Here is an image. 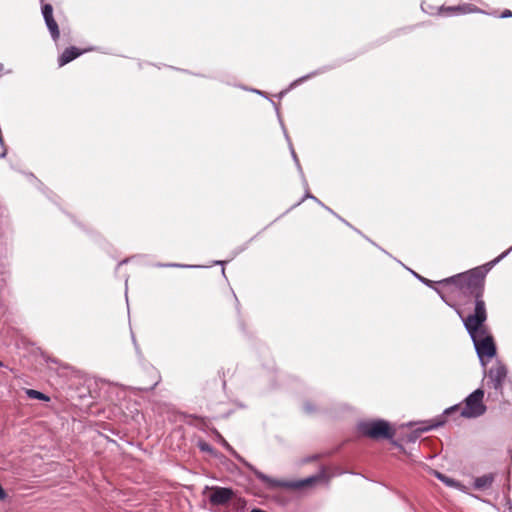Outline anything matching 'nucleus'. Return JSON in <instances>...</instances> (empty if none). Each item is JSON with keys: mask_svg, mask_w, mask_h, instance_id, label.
<instances>
[{"mask_svg": "<svg viewBox=\"0 0 512 512\" xmlns=\"http://www.w3.org/2000/svg\"><path fill=\"white\" fill-rule=\"evenodd\" d=\"M303 411L307 415H312L316 413L317 408L315 405H312L309 401H306L303 405Z\"/></svg>", "mask_w": 512, "mask_h": 512, "instance_id": "20", "label": "nucleus"}, {"mask_svg": "<svg viewBox=\"0 0 512 512\" xmlns=\"http://www.w3.org/2000/svg\"><path fill=\"white\" fill-rule=\"evenodd\" d=\"M128 261H129V259H128V258H127V259H124V260H122V261H120V262L118 263V265H117V270L119 269V267H120L121 265L128 263Z\"/></svg>", "mask_w": 512, "mask_h": 512, "instance_id": "26", "label": "nucleus"}, {"mask_svg": "<svg viewBox=\"0 0 512 512\" xmlns=\"http://www.w3.org/2000/svg\"><path fill=\"white\" fill-rule=\"evenodd\" d=\"M132 339H133V342H134L135 347L137 348V345H136V339H135L134 337H132Z\"/></svg>", "mask_w": 512, "mask_h": 512, "instance_id": "34", "label": "nucleus"}, {"mask_svg": "<svg viewBox=\"0 0 512 512\" xmlns=\"http://www.w3.org/2000/svg\"><path fill=\"white\" fill-rule=\"evenodd\" d=\"M257 478L271 488L286 487L301 490L311 487L312 485L320 481V469L315 474L309 477L295 481H280L277 479H273L262 472H257Z\"/></svg>", "mask_w": 512, "mask_h": 512, "instance_id": "2", "label": "nucleus"}, {"mask_svg": "<svg viewBox=\"0 0 512 512\" xmlns=\"http://www.w3.org/2000/svg\"><path fill=\"white\" fill-rule=\"evenodd\" d=\"M3 69H4V66L2 63H0V73L3 71Z\"/></svg>", "mask_w": 512, "mask_h": 512, "instance_id": "33", "label": "nucleus"}, {"mask_svg": "<svg viewBox=\"0 0 512 512\" xmlns=\"http://www.w3.org/2000/svg\"><path fill=\"white\" fill-rule=\"evenodd\" d=\"M201 450H203V451H210L211 448H210V446L208 444L205 443V444L201 445Z\"/></svg>", "mask_w": 512, "mask_h": 512, "instance_id": "25", "label": "nucleus"}, {"mask_svg": "<svg viewBox=\"0 0 512 512\" xmlns=\"http://www.w3.org/2000/svg\"><path fill=\"white\" fill-rule=\"evenodd\" d=\"M247 502L244 498L236 497V495L233 497V500H231L228 503V512H244L246 509Z\"/></svg>", "mask_w": 512, "mask_h": 512, "instance_id": "11", "label": "nucleus"}, {"mask_svg": "<svg viewBox=\"0 0 512 512\" xmlns=\"http://www.w3.org/2000/svg\"><path fill=\"white\" fill-rule=\"evenodd\" d=\"M319 457H320V454L316 453V454H314L312 456L304 458L301 462H302V464H305V463H308L310 461L317 460V459H319Z\"/></svg>", "mask_w": 512, "mask_h": 512, "instance_id": "21", "label": "nucleus"}, {"mask_svg": "<svg viewBox=\"0 0 512 512\" xmlns=\"http://www.w3.org/2000/svg\"><path fill=\"white\" fill-rule=\"evenodd\" d=\"M7 497V493L3 489L2 485L0 484V501L4 500Z\"/></svg>", "mask_w": 512, "mask_h": 512, "instance_id": "23", "label": "nucleus"}, {"mask_svg": "<svg viewBox=\"0 0 512 512\" xmlns=\"http://www.w3.org/2000/svg\"><path fill=\"white\" fill-rule=\"evenodd\" d=\"M222 274L225 276V269L222 268Z\"/></svg>", "mask_w": 512, "mask_h": 512, "instance_id": "36", "label": "nucleus"}, {"mask_svg": "<svg viewBox=\"0 0 512 512\" xmlns=\"http://www.w3.org/2000/svg\"><path fill=\"white\" fill-rule=\"evenodd\" d=\"M219 441L221 445L242 465H244L247 469H249L256 477L257 472H260L256 467H254L251 463L246 461L240 454H238L233 447L220 435L218 434Z\"/></svg>", "mask_w": 512, "mask_h": 512, "instance_id": "8", "label": "nucleus"}, {"mask_svg": "<svg viewBox=\"0 0 512 512\" xmlns=\"http://www.w3.org/2000/svg\"><path fill=\"white\" fill-rule=\"evenodd\" d=\"M45 23H46V26H47V28H48V30L50 32V35H51L52 39L54 41H57L58 38H59V35H60L57 22L53 18V19H47L45 21Z\"/></svg>", "mask_w": 512, "mask_h": 512, "instance_id": "13", "label": "nucleus"}, {"mask_svg": "<svg viewBox=\"0 0 512 512\" xmlns=\"http://www.w3.org/2000/svg\"><path fill=\"white\" fill-rule=\"evenodd\" d=\"M321 477H322V480H323L324 479V472L323 471H322Z\"/></svg>", "mask_w": 512, "mask_h": 512, "instance_id": "37", "label": "nucleus"}, {"mask_svg": "<svg viewBox=\"0 0 512 512\" xmlns=\"http://www.w3.org/2000/svg\"><path fill=\"white\" fill-rule=\"evenodd\" d=\"M484 390L476 389L465 399V405L462 408L461 415L465 418H477L486 412V406L483 403Z\"/></svg>", "mask_w": 512, "mask_h": 512, "instance_id": "4", "label": "nucleus"}, {"mask_svg": "<svg viewBox=\"0 0 512 512\" xmlns=\"http://www.w3.org/2000/svg\"><path fill=\"white\" fill-rule=\"evenodd\" d=\"M494 480L493 474H486L475 479V487L477 489L489 488Z\"/></svg>", "mask_w": 512, "mask_h": 512, "instance_id": "12", "label": "nucleus"}, {"mask_svg": "<svg viewBox=\"0 0 512 512\" xmlns=\"http://www.w3.org/2000/svg\"><path fill=\"white\" fill-rule=\"evenodd\" d=\"M308 77H301L295 81H293L288 88L281 90L276 96L282 97L286 96L294 87L301 84L303 81H305Z\"/></svg>", "mask_w": 512, "mask_h": 512, "instance_id": "16", "label": "nucleus"}, {"mask_svg": "<svg viewBox=\"0 0 512 512\" xmlns=\"http://www.w3.org/2000/svg\"><path fill=\"white\" fill-rule=\"evenodd\" d=\"M510 16H512V12L510 10H505L501 15V17H503V18L510 17Z\"/></svg>", "mask_w": 512, "mask_h": 512, "instance_id": "24", "label": "nucleus"}, {"mask_svg": "<svg viewBox=\"0 0 512 512\" xmlns=\"http://www.w3.org/2000/svg\"><path fill=\"white\" fill-rule=\"evenodd\" d=\"M510 249H512V247Z\"/></svg>", "mask_w": 512, "mask_h": 512, "instance_id": "38", "label": "nucleus"}, {"mask_svg": "<svg viewBox=\"0 0 512 512\" xmlns=\"http://www.w3.org/2000/svg\"><path fill=\"white\" fill-rule=\"evenodd\" d=\"M26 395L30 398V399H36V400H41V401H45V402H48L50 401V397L47 396L46 394L38 391V390H34V389H27L26 390Z\"/></svg>", "mask_w": 512, "mask_h": 512, "instance_id": "15", "label": "nucleus"}, {"mask_svg": "<svg viewBox=\"0 0 512 512\" xmlns=\"http://www.w3.org/2000/svg\"><path fill=\"white\" fill-rule=\"evenodd\" d=\"M305 199H313L315 202H317V203L319 202V200H318V198H317V197H315V196H314V195H312L308 190H306L305 195L300 199V201H298L297 203H295L294 205H292V206L290 207V209H288V210L286 211V213H287V212H289L290 210L294 209L295 207L299 206V205H300V204H301Z\"/></svg>", "mask_w": 512, "mask_h": 512, "instance_id": "17", "label": "nucleus"}, {"mask_svg": "<svg viewBox=\"0 0 512 512\" xmlns=\"http://www.w3.org/2000/svg\"><path fill=\"white\" fill-rule=\"evenodd\" d=\"M157 267H175V268H197L196 265H185L179 263H157Z\"/></svg>", "mask_w": 512, "mask_h": 512, "instance_id": "19", "label": "nucleus"}, {"mask_svg": "<svg viewBox=\"0 0 512 512\" xmlns=\"http://www.w3.org/2000/svg\"><path fill=\"white\" fill-rule=\"evenodd\" d=\"M253 92H254V93H257V94H259V95H261V96H264V95H263V93H262L261 91H259V90H253Z\"/></svg>", "mask_w": 512, "mask_h": 512, "instance_id": "32", "label": "nucleus"}, {"mask_svg": "<svg viewBox=\"0 0 512 512\" xmlns=\"http://www.w3.org/2000/svg\"><path fill=\"white\" fill-rule=\"evenodd\" d=\"M360 432L373 439L391 438L394 431L391 429L388 422L384 420L365 421L359 424Z\"/></svg>", "mask_w": 512, "mask_h": 512, "instance_id": "3", "label": "nucleus"}, {"mask_svg": "<svg viewBox=\"0 0 512 512\" xmlns=\"http://www.w3.org/2000/svg\"><path fill=\"white\" fill-rule=\"evenodd\" d=\"M42 14L43 18L46 21L47 19H53V8L50 4L42 5Z\"/></svg>", "mask_w": 512, "mask_h": 512, "instance_id": "18", "label": "nucleus"}, {"mask_svg": "<svg viewBox=\"0 0 512 512\" xmlns=\"http://www.w3.org/2000/svg\"><path fill=\"white\" fill-rule=\"evenodd\" d=\"M246 247H247L246 245H245V246H243V247H242L241 249H239L236 253H234V256H235V255H237L238 253H240V252L244 251V250L246 249Z\"/></svg>", "mask_w": 512, "mask_h": 512, "instance_id": "28", "label": "nucleus"}, {"mask_svg": "<svg viewBox=\"0 0 512 512\" xmlns=\"http://www.w3.org/2000/svg\"><path fill=\"white\" fill-rule=\"evenodd\" d=\"M6 156V149L2 153H0V158H4Z\"/></svg>", "mask_w": 512, "mask_h": 512, "instance_id": "30", "label": "nucleus"}, {"mask_svg": "<svg viewBox=\"0 0 512 512\" xmlns=\"http://www.w3.org/2000/svg\"><path fill=\"white\" fill-rule=\"evenodd\" d=\"M472 340L481 364L485 367L487 365L485 359H491L496 354L493 337L488 332H484L479 337L472 338Z\"/></svg>", "mask_w": 512, "mask_h": 512, "instance_id": "5", "label": "nucleus"}, {"mask_svg": "<svg viewBox=\"0 0 512 512\" xmlns=\"http://www.w3.org/2000/svg\"><path fill=\"white\" fill-rule=\"evenodd\" d=\"M509 250L503 252L501 255H499L496 259H494L493 261H491L489 263V265L493 266L494 264L498 263L500 260H502L504 257L507 256Z\"/></svg>", "mask_w": 512, "mask_h": 512, "instance_id": "22", "label": "nucleus"}, {"mask_svg": "<svg viewBox=\"0 0 512 512\" xmlns=\"http://www.w3.org/2000/svg\"><path fill=\"white\" fill-rule=\"evenodd\" d=\"M506 376V367L502 363L497 362L493 367L490 368V370L487 373V385L499 392H502L503 383Z\"/></svg>", "mask_w": 512, "mask_h": 512, "instance_id": "7", "label": "nucleus"}, {"mask_svg": "<svg viewBox=\"0 0 512 512\" xmlns=\"http://www.w3.org/2000/svg\"><path fill=\"white\" fill-rule=\"evenodd\" d=\"M435 475L436 477L441 480L443 483H445L447 486H450V487H454V488H457V489H462L463 486L457 482L456 480L452 479V478H449L439 472H435Z\"/></svg>", "mask_w": 512, "mask_h": 512, "instance_id": "14", "label": "nucleus"}, {"mask_svg": "<svg viewBox=\"0 0 512 512\" xmlns=\"http://www.w3.org/2000/svg\"><path fill=\"white\" fill-rule=\"evenodd\" d=\"M205 490H209V503L213 506H225L233 500L235 491L231 487L206 486Z\"/></svg>", "mask_w": 512, "mask_h": 512, "instance_id": "6", "label": "nucleus"}, {"mask_svg": "<svg viewBox=\"0 0 512 512\" xmlns=\"http://www.w3.org/2000/svg\"><path fill=\"white\" fill-rule=\"evenodd\" d=\"M4 363L2 361H0V367H4Z\"/></svg>", "mask_w": 512, "mask_h": 512, "instance_id": "35", "label": "nucleus"}, {"mask_svg": "<svg viewBox=\"0 0 512 512\" xmlns=\"http://www.w3.org/2000/svg\"><path fill=\"white\" fill-rule=\"evenodd\" d=\"M226 263V261H215L214 264H218V265H224Z\"/></svg>", "mask_w": 512, "mask_h": 512, "instance_id": "29", "label": "nucleus"}, {"mask_svg": "<svg viewBox=\"0 0 512 512\" xmlns=\"http://www.w3.org/2000/svg\"><path fill=\"white\" fill-rule=\"evenodd\" d=\"M250 512H267V511L260 509V508H253Z\"/></svg>", "mask_w": 512, "mask_h": 512, "instance_id": "27", "label": "nucleus"}, {"mask_svg": "<svg viewBox=\"0 0 512 512\" xmlns=\"http://www.w3.org/2000/svg\"><path fill=\"white\" fill-rule=\"evenodd\" d=\"M448 281L457 284L464 292L475 296V310L472 315L463 319L465 328L469 332L471 338L479 337L482 333L487 332L484 322L487 319L485 303L481 299L484 287V279L476 272L469 274H460L452 277Z\"/></svg>", "mask_w": 512, "mask_h": 512, "instance_id": "1", "label": "nucleus"}, {"mask_svg": "<svg viewBox=\"0 0 512 512\" xmlns=\"http://www.w3.org/2000/svg\"><path fill=\"white\" fill-rule=\"evenodd\" d=\"M128 285V278L125 279V287L127 288ZM125 296H127V292L125 293ZM126 300H128V297H126Z\"/></svg>", "mask_w": 512, "mask_h": 512, "instance_id": "31", "label": "nucleus"}, {"mask_svg": "<svg viewBox=\"0 0 512 512\" xmlns=\"http://www.w3.org/2000/svg\"><path fill=\"white\" fill-rule=\"evenodd\" d=\"M82 54V51H80L76 47H70L63 51V53L58 58V64L60 67L68 64L69 62L76 59L78 56Z\"/></svg>", "mask_w": 512, "mask_h": 512, "instance_id": "10", "label": "nucleus"}, {"mask_svg": "<svg viewBox=\"0 0 512 512\" xmlns=\"http://www.w3.org/2000/svg\"><path fill=\"white\" fill-rule=\"evenodd\" d=\"M267 99L271 102V104L274 106V108H275V110H276V112H277V116H278L279 122H280V124H281V126H282V129H283V132H284L285 138H286V140H287V142H288V145H289V149H290V151H291L292 158H293V160H294V162H295V164H296L297 168L299 169V171H301V166H300L299 159H298L297 154H296V152H295V150H294V148H293L292 142H291V140H290V138H289V135H288V133H287V131H286L285 127H284V124H283V122H282V120H281V117H280V114H279L278 104H277V103H275V102L273 101V99H272V98H267Z\"/></svg>", "mask_w": 512, "mask_h": 512, "instance_id": "9", "label": "nucleus"}]
</instances>
